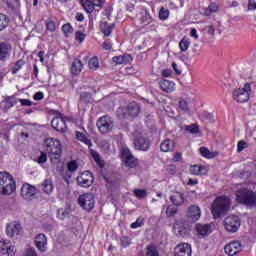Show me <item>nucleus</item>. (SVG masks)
I'll return each mask as SVG.
<instances>
[{
    "instance_id": "36",
    "label": "nucleus",
    "mask_w": 256,
    "mask_h": 256,
    "mask_svg": "<svg viewBox=\"0 0 256 256\" xmlns=\"http://www.w3.org/2000/svg\"><path fill=\"white\" fill-rule=\"evenodd\" d=\"M217 11H219V4L212 2L205 10L204 15H206V17H209L211 13H217Z\"/></svg>"
},
{
    "instance_id": "39",
    "label": "nucleus",
    "mask_w": 256,
    "mask_h": 256,
    "mask_svg": "<svg viewBox=\"0 0 256 256\" xmlns=\"http://www.w3.org/2000/svg\"><path fill=\"white\" fill-rule=\"evenodd\" d=\"M76 138L78 141H81L82 143H85V145H88V147H91V139H88L87 135L81 132H76Z\"/></svg>"
},
{
    "instance_id": "1",
    "label": "nucleus",
    "mask_w": 256,
    "mask_h": 256,
    "mask_svg": "<svg viewBox=\"0 0 256 256\" xmlns=\"http://www.w3.org/2000/svg\"><path fill=\"white\" fill-rule=\"evenodd\" d=\"M17 190V183L9 172H0V195H11Z\"/></svg>"
},
{
    "instance_id": "27",
    "label": "nucleus",
    "mask_w": 256,
    "mask_h": 256,
    "mask_svg": "<svg viewBox=\"0 0 256 256\" xmlns=\"http://www.w3.org/2000/svg\"><path fill=\"white\" fill-rule=\"evenodd\" d=\"M11 55V46L0 42V61H5Z\"/></svg>"
},
{
    "instance_id": "55",
    "label": "nucleus",
    "mask_w": 256,
    "mask_h": 256,
    "mask_svg": "<svg viewBox=\"0 0 256 256\" xmlns=\"http://www.w3.org/2000/svg\"><path fill=\"white\" fill-rule=\"evenodd\" d=\"M23 65H25V62H23V60H18L16 62V64L14 65L13 73H17V71H19V69H21V67H23Z\"/></svg>"
},
{
    "instance_id": "32",
    "label": "nucleus",
    "mask_w": 256,
    "mask_h": 256,
    "mask_svg": "<svg viewBox=\"0 0 256 256\" xmlns=\"http://www.w3.org/2000/svg\"><path fill=\"white\" fill-rule=\"evenodd\" d=\"M80 3L86 13H93L95 11V4L91 0H80Z\"/></svg>"
},
{
    "instance_id": "50",
    "label": "nucleus",
    "mask_w": 256,
    "mask_h": 256,
    "mask_svg": "<svg viewBox=\"0 0 256 256\" xmlns=\"http://www.w3.org/2000/svg\"><path fill=\"white\" fill-rule=\"evenodd\" d=\"M87 35L81 31H76L75 32V39L76 41L83 43V41H85Z\"/></svg>"
},
{
    "instance_id": "28",
    "label": "nucleus",
    "mask_w": 256,
    "mask_h": 256,
    "mask_svg": "<svg viewBox=\"0 0 256 256\" xmlns=\"http://www.w3.org/2000/svg\"><path fill=\"white\" fill-rule=\"evenodd\" d=\"M173 149H175V142L171 139H166L160 144V150L163 153H169Z\"/></svg>"
},
{
    "instance_id": "45",
    "label": "nucleus",
    "mask_w": 256,
    "mask_h": 256,
    "mask_svg": "<svg viewBox=\"0 0 256 256\" xmlns=\"http://www.w3.org/2000/svg\"><path fill=\"white\" fill-rule=\"evenodd\" d=\"M159 19L161 21H167L169 19V9L162 7L159 11Z\"/></svg>"
},
{
    "instance_id": "7",
    "label": "nucleus",
    "mask_w": 256,
    "mask_h": 256,
    "mask_svg": "<svg viewBox=\"0 0 256 256\" xmlns=\"http://www.w3.org/2000/svg\"><path fill=\"white\" fill-rule=\"evenodd\" d=\"M151 146V142H149V139L145 136H143V133L136 130L134 132V147L138 151H149V147Z\"/></svg>"
},
{
    "instance_id": "6",
    "label": "nucleus",
    "mask_w": 256,
    "mask_h": 256,
    "mask_svg": "<svg viewBox=\"0 0 256 256\" xmlns=\"http://www.w3.org/2000/svg\"><path fill=\"white\" fill-rule=\"evenodd\" d=\"M121 157L122 162L129 169H134L137 165H139V161L133 156L131 150L127 146H123L121 149Z\"/></svg>"
},
{
    "instance_id": "25",
    "label": "nucleus",
    "mask_w": 256,
    "mask_h": 256,
    "mask_svg": "<svg viewBox=\"0 0 256 256\" xmlns=\"http://www.w3.org/2000/svg\"><path fill=\"white\" fill-rule=\"evenodd\" d=\"M159 85L165 93H173V91H175V82L173 81L163 79L160 81Z\"/></svg>"
},
{
    "instance_id": "2",
    "label": "nucleus",
    "mask_w": 256,
    "mask_h": 256,
    "mask_svg": "<svg viewBox=\"0 0 256 256\" xmlns=\"http://www.w3.org/2000/svg\"><path fill=\"white\" fill-rule=\"evenodd\" d=\"M45 149L50 157V160L57 163L61 159L62 146L61 142L55 138H47L44 141Z\"/></svg>"
},
{
    "instance_id": "33",
    "label": "nucleus",
    "mask_w": 256,
    "mask_h": 256,
    "mask_svg": "<svg viewBox=\"0 0 256 256\" xmlns=\"http://www.w3.org/2000/svg\"><path fill=\"white\" fill-rule=\"evenodd\" d=\"M100 29L102 33L105 35V37H109L111 33H113V24H109L107 22H102L100 24Z\"/></svg>"
},
{
    "instance_id": "53",
    "label": "nucleus",
    "mask_w": 256,
    "mask_h": 256,
    "mask_svg": "<svg viewBox=\"0 0 256 256\" xmlns=\"http://www.w3.org/2000/svg\"><path fill=\"white\" fill-rule=\"evenodd\" d=\"M37 163H39V165H43V163H47V154H45L44 152H41L40 156L38 157Z\"/></svg>"
},
{
    "instance_id": "22",
    "label": "nucleus",
    "mask_w": 256,
    "mask_h": 256,
    "mask_svg": "<svg viewBox=\"0 0 256 256\" xmlns=\"http://www.w3.org/2000/svg\"><path fill=\"white\" fill-rule=\"evenodd\" d=\"M37 249L41 251L42 253H45L47 251V237L44 234H39L36 236L34 241Z\"/></svg>"
},
{
    "instance_id": "57",
    "label": "nucleus",
    "mask_w": 256,
    "mask_h": 256,
    "mask_svg": "<svg viewBox=\"0 0 256 256\" xmlns=\"http://www.w3.org/2000/svg\"><path fill=\"white\" fill-rule=\"evenodd\" d=\"M255 9H256V0H249L248 10L255 11Z\"/></svg>"
},
{
    "instance_id": "26",
    "label": "nucleus",
    "mask_w": 256,
    "mask_h": 256,
    "mask_svg": "<svg viewBox=\"0 0 256 256\" xmlns=\"http://www.w3.org/2000/svg\"><path fill=\"white\" fill-rule=\"evenodd\" d=\"M170 201L175 205V207H179V205H183V203H185V197H183V193L181 192H172L170 195Z\"/></svg>"
},
{
    "instance_id": "19",
    "label": "nucleus",
    "mask_w": 256,
    "mask_h": 256,
    "mask_svg": "<svg viewBox=\"0 0 256 256\" xmlns=\"http://www.w3.org/2000/svg\"><path fill=\"white\" fill-rule=\"evenodd\" d=\"M52 127L59 133H65L67 131V124L65 123V120L61 117H56L52 120Z\"/></svg>"
},
{
    "instance_id": "52",
    "label": "nucleus",
    "mask_w": 256,
    "mask_h": 256,
    "mask_svg": "<svg viewBox=\"0 0 256 256\" xmlns=\"http://www.w3.org/2000/svg\"><path fill=\"white\" fill-rule=\"evenodd\" d=\"M249 147V144L243 140L238 142V152L241 153L244 149H247Z\"/></svg>"
},
{
    "instance_id": "51",
    "label": "nucleus",
    "mask_w": 256,
    "mask_h": 256,
    "mask_svg": "<svg viewBox=\"0 0 256 256\" xmlns=\"http://www.w3.org/2000/svg\"><path fill=\"white\" fill-rule=\"evenodd\" d=\"M177 213V207L176 206H168L166 210V215L168 217H171V215H175Z\"/></svg>"
},
{
    "instance_id": "63",
    "label": "nucleus",
    "mask_w": 256,
    "mask_h": 256,
    "mask_svg": "<svg viewBox=\"0 0 256 256\" xmlns=\"http://www.w3.org/2000/svg\"><path fill=\"white\" fill-rule=\"evenodd\" d=\"M76 21H79L80 23L85 21V15H83V13H77L76 14Z\"/></svg>"
},
{
    "instance_id": "10",
    "label": "nucleus",
    "mask_w": 256,
    "mask_h": 256,
    "mask_svg": "<svg viewBox=\"0 0 256 256\" xmlns=\"http://www.w3.org/2000/svg\"><path fill=\"white\" fill-rule=\"evenodd\" d=\"M37 194V188L35 186L25 183L21 187L20 195L22 198H24L25 201H31L33 197Z\"/></svg>"
},
{
    "instance_id": "49",
    "label": "nucleus",
    "mask_w": 256,
    "mask_h": 256,
    "mask_svg": "<svg viewBox=\"0 0 256 256\" xmlns=\"http://www.w3.org/2000/svg\"><path fill=\"white\" fill-rule=\"evenodd\" d=\"M134 195L137 197V199H145L147 197V190L145 189H135Z\"/></svg>"
},
{
    "instance_id": "34",
    "label": "nucleus",
    "mask_w": 256,
    "mask_h": 256,
    "mask_svg": "<svg viewBox=\"0 0 256 256\" xmlns=\"http://www.w3.org/2000/svg\"><path fill=\"white\" fill-rule=\"evenodd\" d=\"M131 59L130 55L114 56L112 61L115 65H123Z\"/></svg>"
},
{
    "instance_id": "9",
    "label": "nucleus",
    "mask_w": 256,
    "mask_h": 256,
    "mask_svg": "<svg viewBox=\"0 0 256 256\" xmlns=\"http://www.w3.org/2000/svg\"><path fill=\"white\" fill-rule=\"evenodd\" d=\"M224 227L229 233H237L241 227V219L235 215L228 216L224 219Z\"/></svg>"
},
{
    "instance_id": "18",
    "label": "nucleus",
    "mask_w": 256,
    "mask_h": 256,
    "mask_svg": "<svg viewBox=\"0 0 256 256\" xmlns=\"http://www.w3.org/2000/svg\"><path fill=\"white\" fill-rule=\"evenodd\" d=\"M188 231H189V225L185 224L183 220H178L175 222L174 233L176 235H180L181 237H183V235H187Z\"/></svg>"
},
{
    "instance_id": "54",
    "label": "nucleus",
    "mask_w": 256,
    "mask_h": 256,
    "mask_svg": "<svg viewBox=\"0 0 256 256\" xmlns=\"http://www.w3.org/2000/svg\"><path fill=\"white\" fill-rule=\"evenodd\" d=\"M19 103L22 107H31L33 105V102L29 99H19Z\"/></svg>"
},
{
    "instance_id": "29",
    "label": "nucleus",
    "mask_w": 256,
    "mask_h": 256,
    "mask_svg": "<svg viewBox=\"0 0 256 256\" xmlns=\"http://www.w3.org/2000/svg\"><path fill=\"white\" fill-rule=\"evenodd\" d=\"M83 70V62L80 59H74L71 65V73L72 75H79Z\"/></svg>"
},
{
    "instance_id": "11",
    "label": "nucleus",
    "mask_w": 256,
    "mask_h": 256,
    "mask_svg": "<svg viewBox=\"0 0 256 256\" xmlns=\"http://www.w3.org/2000/svg\"><path fill=\"white\" fill-rule=\"evenodd\" d=\"M97 127L100 133H109L113 129V121L108 116L100 117L97 121Z\"/></svg>"
},
{
    "instance_id": "44",
    "label": "nucleus",
    "mask_w": 256,
    "mask_h": 256,
    "mask_svg": "<svg viewBox=\"0 0 256 256\" xmlns=\"http://www.w3.org/2000/svg\"><path fill=\"white\" fill-rule=\"evenodd\" d=\"M9 25V18L5 14L0 13V31H3Z\"/></svg>"
},
{
    "instance_id": "8",
    "label": "nucleus",
    "mask_w": 256,
    "mask_h": 256,
    "mask_svg": "<svg viewBox=\"0 0 256 256\" xmlns=\"http://www.w3.org/2000/svg\"><path fill=\"white\" fill-rule=\"evenodd\" d=\"M78 205H80L84 211H93L95 208V196L91 193L80 195L78 198Z\"/></svg>"
},
{
    "instance_id": "5",
    "label": "nucleus",
    "mask_w": 256,
    "mask_h": 256,
    "mask_svg": "<svg viewBox=\"0 0 256 256\" xmlns=\"http://www.w3.org/2000/svg\"><path fill=\"white\" fill-rule=\"evenodd\" d=\"M251 92V85L245 84L244 88H236L232 93L234 101L237 103H247L249 101V93Z\"/></svg>"
},
{
    "instance_id": "23",
    "label": "nucleus",
    "mask_w": 256,
    "mask_h": 256,
    "mask_svg": "<svg viewBox=\"0 0 256 256\" xmlns=\"http://www.w3.org/2000/svg\"><path fill=\"white\" fill-rule=\"evenodd\" d=\"M15 105H17V97H15V95L7 96L2 101L3 111H5V112H7V111H9V109L15 107Z\"/></svg>"
},
{
    "instance_id": "41",
    "label": "nucleus",
    "mask_w": 256,
    "mask_h": 256,
    "mask_svg": "<svg viewBox=\"0 0 256 256\" xmlns=\"http://www.w3.org/2000/svg\"><path fill=\"white\" fill-rule=\"evenodd\" d=\"M62 31L65 35V37H71V35H73V26L71 25V23H66L62 26Z\"/></svg>"
},
{
    "instance_id": "59",
    "label": "nucleus",
    "mask_w": 256,
    "mask_h": 256,
    "mask_svg": "<svg viewBox=\"0 0 256 256\" xmlns=\"http://www.w3.org/2000/svg\"><path fill=\"white\" fill-rule=\"evenodd\" d=\"M121 243L123 247H128V245H131V240L128 237H122Z\"/></svg>"
},
{
    "instance_id": "62",
    "label": "nucleus",
    "mask_w": 256,
    "mask_h": 256,
    "mask_svg": "<svg viewBox=\"0 0 256 256\" xmlns=\"http://www.w3.org/2000/svg\"><path fill=\"white\" fill-rule=\"evenodd\" d=\"M102 47L105 49V51H109L113 47V44H111V42H104Z\"/></svg>"
},
{
    "instance_id": "15",
    "label": "nucleus",
    "mask_w": 256,
    "mask_h": 256,
    "mask_svg": "<svg viewBox=\"0 0 256 256\" xmlns=\"http://www.w3.org/2000/svg\"><path fill=\"white\" fill-rule=\"evenodd\" d=\"M192 249L189 243H180L174 249V256H191Z\"/></svg>"
},
{
    "instance_id": "60",
    "label": "nucleus",
    "mask_w": 256,
    "mask_h": 256,
    "mask_svg": "<svg viewBox=\"0 0 256 256\" xmlns=\"http://www.w3.org/2000/svg\"><path fill=\"white\" fill-rule=\"evenodd\" d=\"M190 37H192L195 40L199 39V34L197 33V29H195V28L191 29Z\"/></svg>"
},
{
    "instance_id": "13",
    "label": "nucleus",
    "mask_w": 256,
    "mask_h": 256,
    "mask_svg": "<svg viewBox=\"0 0 256 256\" xmlns=\"http://www.w3.org/2000/svg\"><path fill=\"white\" fill-rule=\"evenodd\" d=\"M0 255H15V246L9 240H0Z\"/></svg>"
},
{
    "instance_id": "42",
    "label": "nucleus",
    "mask_w": 256,
    "mask_h": 256,
    "mask_svg": "<svg viewBox=\"0 0 256 256\" xmlns=\"http://www.w3.org/2000/svg\"><path fill=\"white\" fill-rule=\"evenodd\" d=\"M57 31V24L53 20H48L46 22V32L55 33Z\"/></svg>"
},
{
    "instance_id": "38",
    "label": "nucleus",
    "mask_w": 256,
    "mask_h": 256,
    "mask_svg": "<svg viewBox=\"0 0 256 256\" xmlns=\"http://www.w3.org/2000/svg\"><path fill=\"white\" fill-rule=\"evenodd\" d=\"M200 154L202 157H205V159H213L215 157V152L208 150L207 147H201Z\"/></svg>"
},
{
    "instance_id": "58",
    "label": "nucleus",
    "mask_w": 256,
    "mask_h": 256,
    "mask_svg": "<svg viewBox=\"0 0 256 256\" xmlns=\"http://www.w3.org/2000/svg\"><path fill=\"white\" fill-rule=\"evenodd\" d=\"M43 97H45L43 92H37L36 94H34L33 99L34 101H42Z\"/></svg>"
},
{
    "instance_id": "3",
    "label": "nucleus",
    "mask_w": 256,
    "mask_h": 256,
    "mask_svg": "<svg viewBox=\"0 0 256 256\" xmlns=\"http://www.w3.org/2000/svg\"><path fill=\"white\" fill-rule=\"evenodd\" d=\"M231 209V200L227 196H219L212 204V215L217 218Z\"/></svg>"
},
{
    "instance_id": "37",
    "label": "nucleus",
    "mask_w": 256,
    "mask_h": 256,
    "mask_svg": "<svg viewBox=\"0 0 256 256\" xmlns=\"http://www.w3.org/2000/svg\"><path fill=\"white\" fill-rule=\"evenodd\" d=\"M88 67L91 71H97L99 69V58L97 56L92 57L88 62Z\"/></svg>"
},
{
    "instance_id": "43",
    "label": "nucleus",
    "mask_w": 256,
    "mask_h": 256,
    "mask_svg": "<svg viewBox=\"0 0 256 256\" xmlns=\"http://www.w3.org/2000/svg\"><path fill=\"white\" fill-rule=\"evenodd\" d=\"M179 111L187 112L189 111V102L187 99H181L178 104Z\"/></svg>"
},
{
    "instance_id": "40",
    "label": "nucleus",
    "mask_w": 256,
    "mask_h": 256,
    "mask_svg": "<svg viewBox=\"0 0 256 256\" xmlns=\"http://www.w3.org/2000/svg\"><path fill=\"white\" fill-rule=\"evenodd\" d=\"M191 46V41H189L188 38H183L180 42H179V49L182 52H185L189 49V47Z\"/></svg>"
},
{
    "instance_id": "35",
    "label": "nucleus",
    "mask_w": 256,
    "mask_h": 256,
    "mask_svg": "<svg viewBox=\"0 0 256 256\" xmlns=\"http://www.w3.org/2000/svg\"><path fill=\"white\" fill-rule=\"evenodd\" d=\"M183 130L186 133H191L192 135H197L199 133V126L197 124L185 125Z\"/></svg>"
},
{
    "instance_id": "4",
    "label": "nucleus",
    "mask_w": 256,
    "mask_h": 256,
    "mask_svg": "<svg viewBox=\"0 0 256 256\" xmlns=\"http://www.w3.org/2000/svg\"><path fill=\"white\" fill-rule=\"evenodd\" d=\"M236 201L241 205L256 207V193L249 188H240L236 192Z\"/></svg>"
},
{
    "instance_id": "14",
    "label": "nucleus",
    "mask_w": 256,
    "mask_h": 256,
    "mask_svg": "<svg viewBox=\"0 0 256 256\" xmlns=\"http://www.w3.org/2000/svg\"><path fill=\"white\" fill-rule=\"evenodd\" d=\"M186 215L191 223H195L201 219V208L197 205H192L188 208Z\"/></svg>"
},
{
    "instance_id": "12",
    "label": "nucleus",
    "mask_w": 256,
    "mask_h": 256,
    "mask_svg": "<svg viewBox=\"0 0 256 256\" xmlns=\"http://www.w3.org/2000/svg\"><path fill=\"white\" fill-rule=\"evenodd\" d=\"M79 187H91L93 185V174L89 171H84L77 177Z\"/></svg>"
},
{
    "instance_id": "17",
    "label": "nucleus",
    "mask_w": 256,
    "mask_h": 256,
    "mask_svg": "<svg viewBox=\"0 0 256 256\" xmlns=\"http://www.w3.org/2000/svg\"><path fill=\"white\" fill-rule=\"evenodd\" d=\"M21 224L19 222H11L7 225L6 232L8 237H17L21 233Z\"/></svg>"
},
{
    "instance_id": "20",
    "label": "nucleus",
    "mask_w": 256,
    "mask_h": 256,
    "mask_svg": "<svg viewBox=\"0 0 256 256\" xmlns=\"http://www.w3.org/2000/svg\"><path fill=\"white\" fill-rule=\"evenodd\" d=\"M139 111V104L136 102H132L124 110V117H137V115H139Z\"/></svg>"
},
{
    "instance_id": "31",
    "label": "nucleus",
    "mask_w": 256,
    "mask_h": 256,
    "mask_svg": "<svg viewBox=\"0 0 256 256\" xmlns=\"http://www.w3.org/2000/svg\"><path fill=\"white\" fill-rule=\"evenodd\" d=\"M90 155L99 167H105V161L103 160V158H101V155L99 154V152L91 149Z\"/></svg>"
},
{
    "instance_id": "47",
    "label": "nucleus",
    "mask_w": 256,
    "mask_h": 256,
    "mask_svg": "<svg viewBox=\"0 0 256 256\" xmlns=\"http://www.w3.org/2000/svg\"><path fill=\"white\" fill-rule=\"evenodd\" d=\"M67 169H68V171H70V173H75V171H77V169H79V164L77 163V161L72 160V161L68 162Z\"/></svg>"
},
{
    "instance_id": "24",
    "label": "nucleus",
    "mask_w": 256,
    "mask_h": 256,
    "mask_svg": "<svg viewBox=\"0 0 256 256\" xmlns=\"http://www.w3.org/2000/svg\"><path fill=\"white\" fill-rule=\"evenodd\" d=\"M41 189L43 193H45L46 195H51V193L55 191V185L53 184V179L46 178L41 184Z\"/></svg>"
},
{
    "instance_id": "16",
    "label": "nucleus",
    "mask_w": 256,
    "mask_h": 256,
    "mask_svg": "<svg viewBox=\"0 0 256 256\" xmlns=\"http://www.w3.org/2000/svg\"><path fill=\"white\" fill-rule=\"evenodd\" d=\"M195 229L200 237H207L213 233V225L211 224H201L198 223L195 225Z\"/></svg>"
},
{
    "instance_id": "30",
    "label": "nucleus",
    "mask_w": 256,
    "mask_h": 256,
    "mask_svg": "<svg viewBox=\"0 0 256 256\" xmlns=\"http://www.w3.org/2000/svg\"><path fill=\"white\" fill-rule=\"evenodd\" d=\"M192 175H207V168L203 165H194L190 167Z\"/></svg>"
},
{
    "instance_id": "64",
    "label": "nucleus",
    "mask_w": 256,
    "mask_h": 256,
    "mask_svg": "<svg viewBox=\"0 0 256 256\" xmlns=\"http://www.w3.org/2000/svg\"><path fill=\"white\" fill-rule=\"evenodd\" d=\"M162 75L163 77H171V75H173V72L169 69H166L162 71Z\"/></svg>"
},
{
    "instance_id": "46",
    "label": "nucleus",
    "mask_w": 256,
    "mask_h": 256,
    "mask_svg": "<svg viewBox=\"0 0 256 256\" xmlns=\"http://www.w3.org/2000/svg\"><path fill=\"white\" fill-rule=\"evenodd\" d=\"M145 225V219L143 217H138L137 220L130 225L131 229H139Z\"/></svg>"
},
{
    "instance_id": "61",
    "label": "nucleus",
    "mask_w": 256,
    "mask_h": 256,
    "mask_svg": "<svg viewBox=\"0 0 256 256\" xmlns=\"http://www.w3.org/2000/svg\"><path fill=\"white\" fill-rule=\"evenodd\" d=\"M181 159H183V154H181V153H179V152H177V153L174 154L173 161H174L175 163L181 161Z\"/></svg>"
},
{
    "instance_id": "56",
    "label": "nucleus",
    "mask_w": 256,
    "mask_h": 256,
    "mask_svg": "<svg viewBox=\"0 0 256 256\" xmlns=\"http://www.w3.org/2000/svg\"><path fill=\"white\" fill-rule=\"evenodd\" d=\"M68 215H69V212H67L66 210H63V209L58 210L59 219H65V217H67Z\"/></svg>"
},
{
    "instance_id": "21",
    "label": "nucleus",
    "mask_w": 256,
    "mask_h": 256,
    "mask_svg": "<svg viewBox=\"0 0 256 256\" xmlns=\"http://www.w3.org/2000/svg\"><path fill=\"white\" fill-rule=\"evenodd\" d=\"M241 249H242L241 243L232 242L225 246L224 251L227 255L233 256V255H237V253H239Z\"/></svg>"
},
{
    "instance_id": "48",
    "label": "nucleus",
    "mask_w": 256,
    "mask_h": 256,
    "mask_svg": "<svg viewBox=\"0 0 256 256\" xmlns=\"http://www.w3.org/2000/svg\"><path fill=\"white\" fill-rule=\"evenodd\" d=\"M146 249V256H159V251H157V248L155 246L149 245Z\"/></svg>"
}]
</instances>
